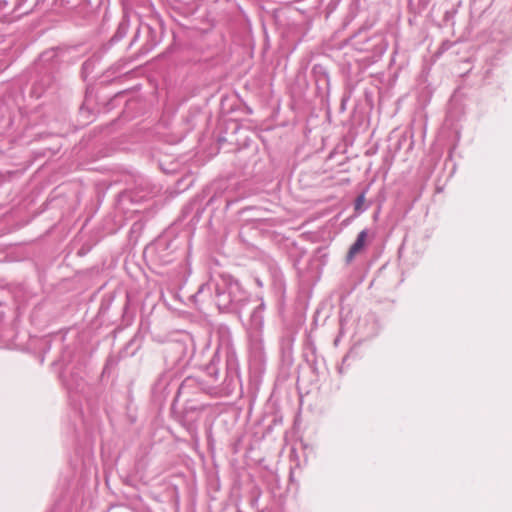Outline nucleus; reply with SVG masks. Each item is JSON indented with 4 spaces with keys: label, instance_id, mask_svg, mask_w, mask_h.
Instances as JSON below:
<instances>
[{
    "label": "nucleus",
    "instance_id": "f257e3e1",
    "mask_svg": "<svg viewBox=\"0 0 512 512\" xmlns=\"http://www.w3.org/2000/svg\"><path fill=\"white\" fill-rule=\"evenodd\" d=\"M366 239H367V231L363 230L358 234L355 243L350 247V249L347 253V256H346L347 262H351L354 259V257L356 255H358L363 250V248L366 244Z\"/></svg>",
    "mask_w": 512,
    "mask_h": 512
},
{
    "label": "nucleus",
    "instance_id": "f03ea898",
    "mask_svg": "<svg viewBox=\"0 0 512 512\" xmlns=\"http://www.w3.org/2000/svg\"><path fill=\"white\" fill-rule=\"evenodd\" d=\"M363 202H364V196H363V195H361V196H359V197L357 198V200H356L355 208H356V209H359V208L362 206Z\"/></svg>",
    "mask_w": 512,
    "mask_h": 512
}]
</instances>
